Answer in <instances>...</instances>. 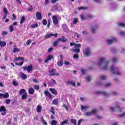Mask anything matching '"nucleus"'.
I'll use <instances>...</instances> for the list:
<instances>
[{"mask_svg":"<svg viewBox=\"0 0 125 125\" xmlns=\"http://www.w3.org/2000/svg\"><path fill=\"white\" fill-rule=\"evenodd\" d=\"M91 79H92L91 76H88L86 78V80L87 82H90V81H91Z\"/></svg>","mask_w":125,"mask_h":125,"instance_id":"nucleus-50","label":"nucleus"},{"mask_svg":"<svg viewBox=\"0 0 125 125\" xmlns=\"http://www.w3.org/2000/svg\"><path fill=\"white\" fill-rule=\"evenodd\" d=\"M27 93H25L21 95V100H24V99H27Z\"/></svg>","mask_w":125,"mask_h":125,"instance_id":"nucleus-29","label":"nucleus"},{"mask_svg":"<svg viewBox=\"0 0 125 125\" xmlns=\"http://www.w3.org/2000/svg\"><path fill=\"white\" fill-rule=\"evenodd\" d=\"M9 97V94L8 93H6L5 94H3V98H8Z\"/></svg>","mask_w":125,"mask_h":125,"instance_id":"nucleus-41","label":"nucleus"},{"mask_svg":"<svg viewBox=\"0 0 125 125\" xmlns=\"http://www.w3.org/2000/svg\"><path fill=\"white\" fill-rule=\"evenodd\" d=\"M6 109H5V107H4V106L2 105L0 108V112H6Z\"/></svg>","mask_w":125,"mask_h":125,"instance_id":"nucleus-30","label":"nucleus"},{"mask_svg":"<svg viewBox=\"0 0 125 125\" xmlns=\"http://www.w3.org/2000/svg\"><path fill=\"white\" fill-rule=\"evenodd\" d=\"M49 76H54L55 75V70L52 69L49 71Z\"/></svg>","mask_w":125,"mask_h":125,"instance_id":"nucleus-19","label":"nucleus"},{"mask_svg":"<svg viewBox=\"0 0 125 125\" xmlns=\"http://www.w3.org/2000/svg\"><path fill=\"white\" fill-rule=\"evenodd\" d=\"M116 42L117 39H116L115 38H113L112 39L106 40V43H107V44H112V43H113V42Z\"/></svg>","mask_w":125,"mask_h":125,"instance_id":"nucleus-8","label":"nucleus"},{"mask_svg":"<svg viewBox=\"0 0 125 125\" xmlns=\"http://www.w3.org/2000/svg\"><path fill=\"white\" fill-rule=\"evenodd\" d=\"M57 65H58V66H60V67H62V66H63V61H60L58 62Z\"/></svg>","mask_w":125,"mask_h":125,"instance_id":"nucleus-33","label":"nucleus"},{"mask_svg":"<svg viewBox=\"0 0 125 125\" xmlns=\"http://www.w3.org/2000/svg\"><path fill=\"white\" fill-rule=\"evenodd\" d=\"M36 110H37V113H41V112H42V106L41 105L37 106Z\"/></svg>","mask_w":125,"mask_h":125,"instance_id":"nucleus-25","label":"nucleus"},{"mask_svg":"<svg viewBox=\"0 0 125 125\" xmlns=\"http://www.w3.org/2000/svg\"><path fill=\"white\" fill-rule=\"evenodd\" d=\"M97 85H100L101 86H104V83H103L102 82L100 81L96 83Z\"/></svg>","mask_w":125,"mask_h":125,"instance_id":"nucleus-31","label":"nucleus"},{"mask_svg":"<svg viewBox=\"0 0 125 125\" xmlns=\"http://www.w3.org/2000/svg\"><path fill=\"white\" fill-rule=\"evenodd\" d=\"M97 112H98V111L97 110V109H93L92 111H91V113H92V114H96L97 113Z\"/></svg>","mask_w":125,"mask_h":125,"instance_id":"nucleus-56","label":"nucleus"},{"mask_svg":"<svg viewBox=\"0 0 125 125\" xmlns=\"http://www.w3.org/2000/svg\"><path fill=\"white\" fill-rule=\"evenodd\" d=\"M44 4L45 5H47V4H49V0H45Z\"/></svg>","mask_w":125,"mask_h":125,"instance_id":"nucleus-58","label":"nucleus"},{"mask_svg":"<svg viewBox=\"0 0 125 125\" xmlns=\"http://www.w3.org/2000/svg\"><path fill=\"white\" fill-rule=\"evenodd\" d=\"M83 9L86 10L87 9V7H85V8L83 7H79L78 8V10H82Z\"/></svg>","mask_w":125,"mask_h":125,"instance_id":"nucleus-43","label":"nucleus"},{"mask_svg":"<svg viewBox=\"0 0 125 125\" xmlns=\"http://www.w3.org/2000/svg\"><path fill=\"white\" fill-rule=\"evenodd\" d=\"M52 37V34H47L45 36V39H49V38H51Z\"/></svg>","mask_w":125,"mask_h":125,"instance_id":"nucleus-40","label":"nucleus"},{"mask_svg":"<svg viewBox=\"0 0 125 125\" xmlns=\"http://www.w3.org/2000/svg\"><path fill=\"white\" fill-rule=\"evenodd\" d=\"M73 58H74V59H78V58H79V55H78V54H74Z\"/></svg>","mask_w":125,"mask_h":125,"instance_id":"nucleus-59","label":"nucleus"},{"mask_svg":"<svg viewBox=\"0 0 125 125\" xmlns=\"http://www.w3.org/2000/svg\"><path fill=\"white\" fill-rule=\"evenodd\" d=\"M56 10H58V7L57 5L53 6L52 9H51V11H55Z\"/></svg>","mask_w":125,"mask_h":125,"instance_id":"nucleus-34","label":"nucleus"},{"mask_svg":"<svg viewBox=\"0 0 125 125\" xmlns=\"http://www.w3.org/2000/svg\"><path fill=\"white\" fill-rule=\"evenodd\" d=\"M16 46H14V48L13 50V53H16V52H19L20 51V49L18 48L15 47Z\"/></svg>","mask_w":125,"mask_h":125,"instance_id":"nucleus-21","label":"nucleus"},{"mask_svg":"<svg viewBox=\"0 0 125 125\" xmlns=\"http://www.w3.org/2000/svg\"><path fill=\"white\" fill-rule=\"evenodd\" d=\"M71 122L72 123V124H73L74 125H77V124H76V123H77V121L76 120V119H71Z\"/></svg>","mask_w":125,"mask_h":125,"instance_id":"nucleus-44","label":"nucleus"},{"mask_svg":"<svg viewBox=\"0 0 125 125\" xmlns=\"http://www.w3.org/2000/svg\"><path fill=\"white\" fill-rule=\"evenodd\" d=\"M52 58H53V56H52V55H49L48 56V58H46L44 61L45 63H47V62H48V61H49V60H51V59H52Z\"/></svg>","mask_w":125,"mask_h":125,"instance_id":"nucleus-13","label":"nucleus"},{"mask_svg":"<svg viewBox=\"0 0 125 125\" xmlns=\"http://www.w3.org/2000/svg\"><path fill=\"white\" fill-rule=\"evenodd\" d=\"M13 84L15 86H17L18 85V82H17L16 81H13Z\"/></svg>","mask_w":125,"mask_h":125,"instance_id":"nucleus-52","label":"nucleus"},{"mask_svg":"<svg viewBox=\"0 0 125 125\" xmlns=\"http://www.w3.org/2000/svg\"><path fill=\"white\" fill-rule=\"evenodd\" d=\"M111 71H112L113 74L114 75H118V76H121V72H120V70H119V68L118 67L112 65L111 67Z\"/></svg>","mask_w":125,"mask_h":125,"instance_id":"nucleus-3","label":"nucleus"},{"mask_svg":"<svg viewBox=\"0 0 125 125\" xmlns=\"http://www.w3.org/2000/svg\"><path fill=\"white\" fill-rule=\"evenodd\" d=\"M83 53L84 55H85L87 57L88 56H90L91 55V51L90 50V48H87L84 51H83Z\"/></svg>","mask_w":125,"mask_h":125,"instance_id":"nucleus-6","label":"nucleus"},{"mask_svg":"<svg viewBox=\"0 0 125 125\" xmlns=\"http://www.w3.org/2000/svg\"><path fill=\"white\" fill-rule=\"evenodd\" d=\"M5 45H6V42H5L1 41L0 42V46L1 47H4V46H5Z\"/></svg>","mask_w":125,"mask_h":125,"instance_id":"nucleus-23","label":"nucleus"},{"mask_svg":"<svg viewBox=\"0 0 125 125\" xmlns=\"http://www.w3.org/2000/svg\"><path fill=\"white\" fill-rule=\"evenodd\" d=\"M28 93L29 94H34L35 93V90H34V88H30L28 89Z\"/></svg>","mask_w":125,"mask_h":125,"instance_id":"nucleus-20","label":"nucleus"},{"mask_svg":"<svg viewBox=\"0 0 125 125\" xmlns=\"http://www.w3.org/2000/svg\"><path fill=\"white\" fill-rule=\"evenodd\" d=\"M62 27L64 32H68L69 31V29L66 24H62Z\"/></svg>","mask_w":125,"mask_h":125,"instance_id":"nucleus-17","label":"nucleus"},{"mask_svg":"<svg viewBox=\"0 0 125 125\" xmlns=\"http://www.w3.org/2000/svg\"><path fill=\"white\" fill-rule=\"evenodd\" d=\"M75 48H79V47H81V46H82V45H81V44H76L75 45Z\"/></svg>","mask_w":125,"mask_h":125,"instance_id":"nucleus-53","label":"nucleus"},{"mask_svg":"<svg viewBox=\"0 0 125 125\" xmlns=\"http://www.w3.org/2000/svg\"><path fill=\"white\" fill-rule=\"evenodd\" d=\"M58 41L60 42L61 41L62 42H67V39L65 38V37L62 36L61 38H59Z\"/></svg>","mask_w":125,"mask_h":125,"instance_id":"nucleus-15","label":"nucleus"},{"mask_svg":"<svg viewBox=\"0 0 125 125\" xmlns=\"http://www.w3.org/2000/svg\"><path fill=\"white\" fill-rule=\"evenodd\" d=\"M68 124V120H65L62 122V123L60 124V125H67Z\"/></svg>","mask_w":125,"mask_h":125,"instance_id":"nucleus-47","label":"nucleus"},{"mask_svg":"<svg viewBox=\"0 0 125 125\" xmlns=\"http://www.w3.org/2000/svg\"><path fill=\"white\" fill-rule=\"evenodd\" d=\"M23 69L24 71H27L28 73H30L31 71H33V66H32V64H30L27 66L24 67Z\"/></svg>","mask_w":125,"mask_h":125,"instance_id":"nucleus-7","label":"nucleus"},{"mask_svg":"<svg viewBox=\"0 0 125 125\" xmlns=\"http://www.w3.org/2000/svg\"><path fill=\"white\" fill-rule=\"evenodd\" d=\"M109 64H110L109 61L107 60L105 58H101L98 65H99V66H102L101 67V69L103 70V71H107V70L109 69V67H108Z\"/></svg>","mask_w":125,"mask_h":125,"instance_id":"nucleus-1","label":"nucleus"},{"mask_svg":"<svg viewBox=\"0 0 125 125\" xmlns=\"http://www.w3.org/2000/svg\"><path fill=\"white\" fill-rule=\"evenodd\" d=\"M67 83H68V84H71V85H73V86H76V83L73 82L72 81H68Z\"/></svg>","mask_w":125,"mask_h":125,"instance_id":"nucleus-36","label":"nucleus"},{"mask_svg":"<svg viewBox=\"0 0 125 125\" xmlns=\"http://www.w3.org/2000/svg\"><path fill=\"white\" fill-rule=\"evenodd\" d=\"M25 93H27V92H26V90H25L24 89H22L20 90V92H19L20 95H22V94H24Z\"/></svg>","mask_w":125,"mask_h":125,"instance_id":"nucleus-22","label":"nucleus"},{"mask_svg":"<svg viewBox=\"0 0 125 125\" xmlns=\"http://www.w3.org/2000/svg\"><path fill=\"white\" fill-rule=\"evenodd\" d=\"M56 84V81L52 79L51 81L49 82L48 83V86H54Z\"/></svg>","mask_w":125,"mask_h":125,"instance_id":"nucleus-9","label":"nucleus"},{"mask_svg":"<svg viewBox=\"0 0 125 125\" xmlns=\"http://www.w3.org/2000/svg\"><path fill=\"white\" fill-rule=\"evenodd\" d=\"M57 124V121L55 120H52L51 123V125H56Z\"/></svg>","mask_w":125,"mask_h":125,"instance_id":"nucleus-49","label":"nucleus"},{"mask_svg":"<svg viewBox=\"0 0 125 125\" xmlns=\"http://www.w3.org/2000/svg\"><path fill=\"white\" fill-rule=\"evenodd\" d=\"M118 35H119V36H121V37H125V31L120 30L118 32Z\"/></svg>","mask_w":125,"mask_h":125,"instance_id":"nucleus-18","label":"nucleus"},{"mask_svg":"<svg viewBox=\"0 0 125 125\" xmlns=\"http://www.w3.org/2000/svg\"><path fill=\"white\" fill-rule=\"evenodd\" d=\"M34 89H36V90H39L40 89V85H35L34 86Z\"/></svg>","mask_w":125,"mask_h":125,"instance_id":"nucleus-51","label":"nucleus"},{"mask_svg":"<svg viewBox=\"0 0 125 125\" xmlns=\"http://www.w3.org/2000/svg\"><path fill=\"white\" fill-rule=\"evenodd\" d=\"M25 19H26V18H25V17H24V16L22 17L21 19L20 24H23V23H24V22H25Z\"/></svg>","mask_w":125,"mask_h":125,"instance_id":"nucleus-32","label":"nucleus"},{"mask_svg":"<svg viewBox=\"0 0 125 125\" xmlns=\"http://www.w3.org/2000/svg\"><path fill=\"white\" fill-rule=\"evenodd\" d=\"M42 24L44 26H45L46 24H47V21H46V20H42Z\"/></svg>","mask_w":125,"mask_h":125,"instance_id":"nucleus-55","label":"nucleus"},{"mask_svg":"<svg viewBox=\"0 0 125 125\" xmlns=\"http://www.w3.org/2000/svg\"><path fill=\"white\" fill-rule=\"evenodd\" d=\"M9 29H10V32H13V26L12 25H11L10 27H9Z\"/></svg>","mask_w":125,"mask_h":125,"instance_id":"nucleus-61","label":"nucleus"},{"mask_svg":"<svg viewBox=\"0 0 125 125\" xmlns=\"http://www.w3.org/2000/svg\"><path fill=\"white\" fill-rule=\"evenodd\" d=\"M100 79L102 81H106L108 79V77L105 75H101L100 76Z\"/></svg>","mask_w":125,"mask_h":125,"instance_id":"nucleus-14","label":"nucleus"},{"mask_svg":"<svg viewBox=\"0 0 125 125\" xmlns=\"http://www.w3.org/2000/svg\"><path fill=\"white\" fill-rule=\"evenodd\" d=\"M6 17H7V14H5L3 16L2 19H3V20H4V19H6Z\"/></svg>","mask_w":125,"mask_h":125,"instance_id":"nucleus-62","label":"nucleus"},{"mask_svg":"<svg viewBox=\"0 0 125 125\" xmlns=\"http://www.w3.org/2000/svg\"><path fill=\"white\" fill-rule=\"evenodd\" d=\"M98 29H99V25L98 24L91 25V31L93 34H95L96 30H98Z\"/></svg>","mask_w":125,"mask_h":125,"instance_id":"nucleus-5","label":"nucleus"},{"mask_svg":"<svg viewBox=\"0 0 125 125\" xmlns=\"http://www.w3.org/2000/svg\"><path fill=\"white\" fill-rule=\"evenodd\" d=\"M87 109H89V106L81 105V111H86Z\"/></svg>","mask_w":125,"mask_h":125,"instance_id":"nucleus-16","label":"nucleus"},{"mask_svg":"<svg viewBox=\"0 0 125 125\" xmlns=\"http://www.w3.org/2000/svg\"><path fill=\"white\" fill-rule=\"evenodd\" d=\"M2 35L3 36H5V35H7V31H2Z\"/></svg>","mask_w":125,"mask_h":125,"instance_id":"nucleus-63","label":"nucleus"},{"mask_svg":"<svg viewBox=\"0 0 125 125\" xmlns=\"http://www.w3.org/2000/svg\"><path fill=\"white\" fill-rule=\"evenodd\" d=\"M117 108L119 109L120 112H123V110H124V107H121L120 105L116 104L115 107H110V110L111 111V112H116L117 111Z\"/></svg>","mask_w":125,"mask_h":125,"instance_id":"nucleus-4","label":"nucleus"},{"mask_svg":"<svg viewBox=\"0 0 125 125\" xmlns=\"http://www.w3.org/2000/svg\"><path fill=\"white\" fill-rule=\"evenodd\" d=\"M82 34L84 35V36H86L87 35H88V32H87V31L86 30H83L82 32Z\"/></svg>","mask_w":125,"mask_h":125,"instance_id":"nucleus-46","label":"nucleus"},{"mask_svg":"<svg viewBox=\"0 0 125 125\" xmlns=\"http://www.w3.org/2000/svg\"><path fill=\"white\" fill-rule=\"evenodd\" d=\"M62 107L63 108H65V109H66V110L67 111H68V107H67V105H66V104H63V105H62Z\"/></svg>","mask_w":125,"mask_h":125,"instance_id":"nucleus-60","label":"nucleus"},{"mask_svg":"<svg viewBox=\"0 0 125 125\" xmlns=\"http://www.w3.org/2000/svg\"><path fill=\"white\" fill-rule=\"evenodd\" d=\"M52 104L54 105H57L58 104V99H54L52 101Z\"/></svg>","mask_w":125,"mask_h":125,"instance_id":"nucleus-35","label":"nucleus"},{"mask_svg":"<svg viewBox=\"0 0 125 125\" xmlns=\"http://www.w3.org/2000/svg\"><path fill=\"white\" fill-rule=\"evenodd\" d=\"M49 89L53 94H54L55 95H57V94H58V93L57 92V90H56V89L51 88H49Z\"/></svg>","mask_w":125,"mask_h":125,"instance_id":"nucleus-11","label":"nucleus"},{"mask_svg":"<svg viewBox=\"0 0 125 125\" xmlns=\"http://www.w3.org/2000/svg\"><path fill=\"white\" fill-rule=\"evenodd\" d=\"M78 19L74 18L73 20V24L76 25L77 23H78Z\"/></svg>","mask_w":125,"mask_h":125,"instance_id":"nucleus-54","label":"nucleus"},{"mask_svg":"<svg viewBox=\"0 0 125 125\" xmlns=\"http://www.w3.org/2000/svg\"><path fill=\"white\" fill-rule=\"evenodd\" d=\"M112 85H113L112 83H108L105 84L104 83V87H110V86H112Z\"/></svg>","mask_w":125,"mask_h":125,"instance_id":"nucleus-24","label":"nucleus"},{"mask_svg":"<svg viewBox=\"0 0 125 125\" xmlns=\"http://www.w3.org/2000/svg\"><path fill=\"white\" fill-rule=\"evenodd\" d=\"M88 18H89L90 19H93V18L94 17L93 16V15L91 14H89L87 15Z\"/></svg>","mask_w":125,"mask_h":125,"instance_id":"nucleus-48","label":"nucleus"},{"mask_svg":"<svg viewBox=\"0 0 125 125\" xmlns=\"http://www.w3.org/2000/svg\"><path fill=\"white\" fill-rule=\"evenodd\" d=\"M38 24L36 23V24H32L30 26L31 28L32 29H34V28H37L38 27Z\"/></svg>","mask_w":125,"mask_h":125,"instance_id":"nucleus-42","label":"nucleus"},{"mask_svg":"<svg viewBox=\"0 0 125 125\" xmlns=\"http://www.w3.org/2000/svg\"><path fill=\"white\" fill-rule=\"evenodd\" d=\"M91 115H92L91 111L86 112L83 114L84 117H88L89 116H91Z\"/></svg>","mask_w":125,"mask_h":125,"instance_id":"nucleus-26","label":"nucleus"},{"mask_svg":"<svg viewBox=\"0 0 125 125\" xmlns=\"http://www.w3.org/2000/svg\"><path fill=\"white\" fill-rule=\"evenodd\" d=\"M80 18L82 21H83V20H86V17L83 15H80Z\"/></svg>","mask_w":125,"mask_h":125,"instance_id":"nucleus-37","label":"nucleus"},{"mask_svg":"<svg viewBox=\"0 0 125 125\" xmlns=\"http://www.w3.org/2000/svg\"><path fill=\"white\" fill-rule=\"evenodd\" d=\"M41 121L43 125H47V123H46V122H45V121L43 120V117H41Z\"/></svg>","mask_w":125,"mask_h":125,"instance_id":"nucleus-38","label":"nucleus"},{"mask_svg":"<svg viewBox=\"0 0 125 125\" xmlns=\"http://www.w3.org/2000/svg\"><path fill=\"white\" fill-rule=\"evenodd\" d=\"M111 125H119V122H116L114 123H113Z\"/></svg>","mask_w":125,"mask_h":125,"instance_id":"nucleus-64","label":"nucleus"},{"mask_svg":"<svg viewBox=\"0 0 125 125\" xmlns=\"http://www.w3.org/2000/svg\"><path fill=\"white\" fill-rule=\"evenodd\" d=\"M118 26L121 28H125V23L124 22H119L118 23Z\"/></svg>","mask_w":125,"mask_h":125,"instance_id":"nucleus-28","label":"nucleus"},{"mask_svg":"<svg viewBox=\"0 0 125 125\" xmlns=\"http://www.w3.org/2000/svg\"><path fill=\"white\" fill-rule=\"evenodd\" d=\"M10 101H11V100L9 99H6L5 100V103L6 104H9V103H10Z\"/></svg>","mask_w":125,"mask_h":125,"instance_id":"nucleus-57","label":"nucleus"},{"mask_svg":"<svg viewBox=\"0 0 125 125\" xmlns=\"http://www.w3.org/2000/svg\"><path fill=\"white\" fill-rule=\"evenodd\" d=\"M36 17L38 20H41L42 18V13L37 12L36 13Z\"/></svg>","mask_w":125,"mask_h":125,"instance_id":"nucleus-12","label":"nucleus"},{"mask_svg":"<svg viewBox=\"0 0 125 125\" xmlns=\"http://www.w3.org/2000/svg\"><path fill=\"white\" fill-rule=\"evenodd\" d=\"M21 76L23 80H26V79H27V75H26L24 73H21Z\"/></svg>","mask_w":125,"mask_h":125,"instance_id":"nucleus-27","label":"nucleus"},{"mask_svg":"<svg viewBox=\"0 0 125 125\" xmlns=\"http://www.w3.org/2000/svg\"><path fill=\"white\" fill-rule=\"evenodd\" d=\"M73 52H75V53H80V49H74L73 50Z\"/></svg>","mask_w":125,"mask_h":125,"instance_id":"nucleus-45","label":"nucleus"},{"mask_svg":"<svg viewBox=\"0 0 125 125\" xmlns=\"http://www.w3.org/2000/svg\"><path fill=\"white\" fill-rule=\"evenodd\" d=\"M59 40H57L56 41H55L53 43V46H57L58 44V42H59Z\"/></svg>","mask_w":125,"mask_h":125,"instance_id":"nucleus-39","label":"nucleus"},{"mask_svg":"<svg viewBox=\"0 0 125 125\" xmlns=\"http://www.w3.org/2000/svg\"><path fill=\"white\" fill-rule=\"evenodd\" d=\"M52 20L54 25L58 24V19H57V17L56 16H53L52 17Z\"/></svg>","mask_w":125,"mask_h":125,"instance_id":"nucleus-10","label":"nucleus"},{"mask_svg":"<svg viewBox=\"0 0 125 125\" xmlns=\"http://www.w3.org/2000/svg\"><path fill=\"white\" fill-rule=\"evenodd\" d=\"M97 93H98V94H102L103 95H104V96H105V97H108L111 95H113V96H118V95H120V94L118 92L116 91H113L111 92V94H110L107 92L98 91L97 92Z\"/></svg>","mask_w":125,"mask_h":125,"instance_id":"nucleus-2","label":"nucleus"}]
</instances>
